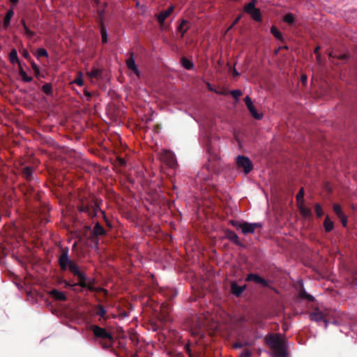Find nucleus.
Masks as SVG:
<instances>
[{
    "mask_svg": "<svg viewBox=\"0 0 357 357\" xmlns=\"http://www.w3.org/2000/svg\"><path fill=\"white\" fill-rule=\"evenodd\" d=\"M102 69L93 68L91 71L86 73V75L90 79H100L102 76Z\"/></svg>",
    "mask_w": 357,
    "mask_h": 357,
    "instance_id": "obj_22",
    "label": "nucleus"
},
{
    "mask_svg": "<svg viewBox=\"0 0 357 357\" xmlns=\"http://www.w3.org/2000/svg\"><path fill=\"white\" fill-rule=\"evenodd\" d=\"M162 160L166 162V164L170 167L174 168L176 165V161L175 160L174 155L171 152H166L165 155L162 156Z\"/></svg>",
    "mask_w": 357,
    "mask_h": 357,
    "instance_id": "obj_15",
    "label": "nucleus"
},
{
    "mask_svg": "<svg viewBox=\"0 0 357 357\" xmlns=\"http://www.w3.org/2000/svg\"><path fill=\"white\" fill-rule=\"evenodd\" d=\"M33 172V169L29 166H25L20 169V174L27 181H30L32 179Z\"/></svg>",
    "mask_w": 357,
    "mask_h": 357,
    "instance_id": "obj_16",
    "label": "nucleus"
},
{
    "mask_svg": "<svg viewBox=\"0 0 357 357\" xmlns=\"http://www.w3.org/2000/svg\"><path fill=\"white\" fill-rule=\"evenodd\" d=\"M231 290H245V286L243 287H238L236 284H232L231 285Z\"/></svg>",
    "mask_w": 357,
    "mask_h": 357,
    "instance_id": "obj_47",
    "label": "nucleus"
},
{
    "mask_svg": "<svg viewBox=\"0 0 357 357\" xmlns=\"http://www.w3.org/2000/svg\"><path fill=\"white\" fill-rule=\"evenodd\" d=\"M271 33L274 36V37L276 39L280 40H283L282 34L275 26H272L271 28Z\"/></svg>",
    "mask_w": 357,
    "mask_h": 357,
    "instance_id": "obj_31",
    "label": "nucleus"
},
{
    "mask_svg": "<svg viewBox=\"0 0 357 357\" xmlns=\"http://www.w3.org/2000/svg\"><path fill=\"white\" fill-rule=\"evenodd\" d=\"M96 4H99L100 3V0H93Z\"/></svg>",
    "mask_w": 357,
    "mask_h": 357,
    "instance_id": "obj_60",
    "label": "nucleus"
},
{
    "mask_svg": "<svg viewBox=\"0 0 357 357\" xmlns=\"http://www.w3.org/2000/svg\"><path fill=\"white\" fill-rule=\"evenodd\" d=\"M49 296L56 301H65L66 296L64 291H46Z\"/></svg>",
    "mask_w": 357,
    "mask_h": 357,
    "instance_id": "obj_20",
    "label": "nucleus"
},
{
    "mask_svg": "<svg viewBox=\"0 0 357 357\" xmlns=\"http://www.w3.org/2000/svg\"><path fill=\"white\" fill-rule=\"evenodd\" d=\"M314 54H315L316 55H317L318 54H320V53H319V47H317L314 49Z\"/></svg>",
    "mask_w": 357,
    "mask_h": 357,
    "instance_id": "obj_56",
    "label": "nucleus"
},
{
    "mask_svg": "<svg viewBox=\"0 0 357 357\" xmlns=\"http://www.w3.org/2000/svg\"><path fill=\"white\" fill-rule=\"evenodd\" d=\"M244 101L249 112L255 119L260 120L263 118V114L257 111L251 98L248 96L245 97Z\"/></svg>",
    "mask_w": 357,
    "mask_h": 357,
    "instance_id": "obj_13",
    "label": "nucleus"
},
{
    "mask_svg": "<svg viewBox=\"0 0 357 357\" xmlns=\"http://www.w3.org/2000/svg\"><path fill=\"white\" fill-rule=\"evenodd\" d=\"M9 59L10 61L14 64V63H18V66H20V64H21L20 61H19L18 56H17V52L15 49H13L10 54H9Z\"/></svg>",
    "mask_w": 357,
    "mask_h": 357,
    "instance_id": "obj_24",
    "label": "nucleus"
},
{
    "mask_svg": "<svg viewBox=\"0 0 357 357\" xmlns=\"http://www.w3.org/2000/svg\"><path fill=\"white\" fill-rule=\"evenodd\" d=\"M157 337H158V341H159V342L163 341V340L165 339V335L163 334H160L158 332Z\"/></svg>",
    "mask_w": 357,
    "mask_h": 357,
    "instance_id": "obj_49",
    "label": "nucleus"
},
{
    "mask_svg": "<svg viewBox=\"0 0 357 357\" xmlns=\"http://www.w3.org/2000/svg\"><path fill=\"white\" fill-rule=\"evenodd\" d=\"M88 290H101V291H103V290H106L104 288H93V287H89Z\"/></svg>",
    "mask_w": 357,
    "mask_h": 357,
    "instance_id": "obj_54",
    "label": "nucleus"
},
{
    "mask_svg": "<svg viewBox=\"0 0 357 357\" xmlns=\"http://www.w3.org/2000/svg\"><path fill=\"white\" fill-rule=\"evenodd\" d=\"M226 235L229 239L234 241L236 244L238 243V237L234 231H227Z\"/></svg>",
    "mask_w": 357,
    "mask_h": 357,
    "instance_id": "obj_32",
    "label": "nucleus"
},
{
    "mask_svg": "<svg viewBox=\"0 0 357 357\" xmlns=\"http://www.w3.org/2000/svg\"><path fill=\"white\" fill-rule=\"evenodd\" d=\"M156 330V328L155 326H153V331H155Z\"/></svg>",
    "mask_w": 357,
    "mask_h": 357,
    "instance_id": "obj_62",
    "label": "nucleus"
},
{
    "mask_svg": "<svg viewBox=\"0 0 357 357\" xmlns=\"http://www.w3.org/2000/svg\"><path fill=\"white\" fill-rule=\"evenodd\" d=\"M96 314L100 316L101 318L105 319V316L106 314V310L102 305H98L96 307Z\"/></svg>",
    "mask_w": 357,
    "mask_h": 357,
    "instance_id": "obj_33",
    "label": "nucleus"
},
{
    "mask_svg": "<svg viewBox=\"0 0 357 357\" xmlns=\"http://www.w3.org/2000/svg\"><path fill=\"white\" fill-rule=\"evenodd\" d=\"M84 94L88 98V100L92 97V93L86 89L84 91Z\"/></svg>",
    "mask_w": 357,
    "mask_h": 357,
    "instance_id": "obj_48",
    "label": "nucleus"
},
{
    "mask_svg": "<svg viewBox=\"0 0 357 357\" xmlns=\"http://www.w3.org/2000/svg\"><path fill=\"white\" fill-rule=\"evenodd\" d=\"M121 164L125 163V162H124L123 160H121Z\"/></svg>",
    "mask_w": 357,
    "mask_h": 357,
    "instance_id": "obj_64",
    "label": "nucleus"
},
{
    "mask_svg": "<svg viewBox=\"0 0 357 357\" xmlns=\"http://www.w3.org/2000/svg\"><path fill=\"white\" fill-rule=\"evenodd\" d=\"M246 280L247 281H252L257 284H261L262 287H267V282L264 279L260 278L259 275H255V274L248 275L247 276Z\"/></svg>",
    "mask_w": 357,
    "mask_h": 357,
    "instance_id": "obj_17",
    "label": "nucleus"
},
{
    "mask_svg": "<svg viewBox=\"0 0 357 357\" xmlns=\"http://www.w3.org/2000/svg\"><path fill=\"white\" fill-rule=\"evenodd\" d=\"M74 82L79 86H82L84 85V81H83V79H82V73L81 72H79L78 74H77V77H76V79L74 80Z\"/></svg>",
    "mask_w": 357,
    "mask_h": 357,
    "instance_id": "obj_38",
    "label": "nucleus"
},
{
    "mask_svg": "<svg viewBox=\"0 0 357 357\" xmlns=\"http://www.w3.org/2000/svg\"><path fill=\"white\" fill-rule=\"evenodd\" d=\"M234 74H235L236 75H238V73L237 72H236L235 70H234Z\"/></svg>",
    "mask_w": 357,
    "mask_h": 357,
    "instance_id": "obj_63",
    "label": "nucleus"
},
{
    "mask_svg": "<svg viewBox=\"0 0 357 357\" xmlns=\"http://www.w3.org/2000/svg\"><path fill=\"white\" fill-rule=\"evenodd\" d=\"M24 33L27 36V37H29V38H31L32 37H33L35 36V32L31 31L29 27H25L24 28Z\"/></svg>",
    "mask_w": 357,
    "mask_h": 357,
    "instance_id": "obj_42",
    "label": "nucleus"
},
{
    "mask_svg": "<svg viewBox=\"0 0 357 357\" xmlns=\"http://www.w3.org/2000/svg\"><path fill=\"white\" fill-rule=\"evenodd\" d=\"M316 59H317V63H318L319 64H320V63H321V54H318L317 55V58H316Z\"/></svg>",
    "mask_w": 357,
    "mask_h": 357,
    "instance_id": "obj_53",
    "label": "nucleus"
},
{
    "mask_svg": "<svg viewBox=\"0 0 357 357\" xmlns=\"http://www.w3.org/2000/svg\"><path fill=\"white\" fill-rule=\"evenodd\" d=\"M297 204L304 203V190L301 188L298 193L296 195Z\"/></svg>",
    "mask_w": 357,
    "mask_h": 357,
    "instance_id": "obj_35",
    "label": "nucleus"
},
{
    "mask_svg": "<svg viewBox=\"0 0 357 357\" xmlns=\"http://www.w3.org/2000/svg\"><path fill=\"white\" fill-rule=\"evenodd\" d=\"M79 211L86 213L90 218H93L98 215L100 213L102 216V218L108 225V220L103 211L100 208V206L96 200H86L82 199L77 206Z\"/></svg>",
    "mask_w": 357,
    "mask_h": 357,
    "instance_id": "obj_5",
    "label": "nucleus"
},
{
    "mask_svg": "<svg viewBox=\"0 0 357 357\" xmlns=\"http://www.w3.org/2000/svg\"><path fill=\"white\" fill-rule=\"evenodd\" d=\"M231 224L237 229H240L243 234H253L257 229L261 227L260 223L231 221Z\"/></svg>",
    "mask_w": 357,
    "mask_h": 357,
    "instance_id": "obj_8",
    "label": "nucleus"
},
{
    "mask_svg": "<svg viewBox=\"0 0 357 357\" xmlns=\"http://www.w3.org/2000/svg\"><path fill=\"white\" fill-rule=\"evenodd\" d=\"M130 340L135 350V353L132 355V357H153V354L152 351H149V349L153 347V345L146 344L144 348V352L147 353L144 356V350L142 349L143 343L140 342L139 336L137 333H131L130 335Z\"/></svg>",
    "mask_w": 357,
    "mask_h": 357,
    "instance_id": "obj_6",
    "label": "nucleus"
},
{
    "mask_svg": "<svg viewBox=\"0 0 357 357\" xmlns=\"http://www.w3.org/2000/svg\"><path fill=\"white\" fill-rule=\"evenodd\" d=\"M298 206L299 211L303 216L306 217V218H309L311 216V215H312L311 210L309 208L306 207L305 206L304 203L298 204Z\"/></svg>",
    "mask_w": 357,
    "mask_h": 357,
    "instance_id": "obj_23",
    "label": "nucleus"
},
{
    "mask_svg": "<svg viewBox=\"0 0 357 357\" xmlns=\"http://www.w3.org/2000/svg\"><path fill=\"white\" fill-rule=\"evenodd\" d=\"M232 294H234L236 297H240L242 296L243 291H231Z\"/></svg>",
    "mask_w": 357,
    "mask_h": 357,
    "instance_id": "obj_51",
    "label": "nucleus"
},
{
    "mask_svg": "<svg viewBox=\"0 0 357 357\" xmlns=\"http://www.w3.org/2000/svg\"><path fill=\"white\" fill-rule=\"evenodd\" d=\"M195 319H196V322H194V321H192V324L190 326L191 329L194 331V334H199V331L201 328L204 325V323L203 322V321L200 320L199 317H195Z\"/></svg>",
    "mask_w": 357,
    "mask_h": 357,
    "instance_id": "obj_19",
    "label": "nucleus"
},
{
    "mask_svg": "<svg viewBox=\"0 0 357 357\" xmlns=\"http://www.w3.org/2000/svg\"><path fill=\"white\" fill-rule=\"evenodd\" d=\"M22 54L24 58H25L26 59H27L30 62H31V61H32L31 58V56H30L29 52L26 50H23L22 52Z\"/></svg>",
    "mask_w": 357,
    "mask_h": 357,
    "instance_id": "obj_44",
    "label": "nucleus"
},
{
    "mask_svg": "<svg viewBox=\"0 0 357 357\" xmlns=\"http://www.w3.org/2000/svg\"><path fill=\"white\" fill-rule=\"evenodd\" d=\"M130 57L126 60V65L128 69L132 70L135 74H139V70L137 66L135 65L134 60V54L132 52H130Z\"/></svg>",
    "mask_w": 357,
    "mask_h": 357,
    "instance_id": "obj_18",
    "label": "nucleus"
},
{
    "mask_svg": "<svg viewBox=\"0 0 357 357\" xmlns=\"http://www.w3.org/2000/svg\"><path fill=\"white\" fill-rule=\"evenodd\" d=\"M236 164L239 168H242L245 174H248L252 169L251 160L245 156L239 155L236 158Z\"/></svg>",
    "mask_w": 357,
    "mask_h": 357,
    "instance_id": "obj_11",
    "label": "nucleus"
},
{
    "mask_svg": "<svg viewBox=\"0 0 357 357\" xmlns=\"http://www.w3.org/2000/svg\"><path fill=\"white\" fill-rule=\"evenodd\" d=\"M188 22L186 20H182L181 24L177 28V31L181 33V37H183L185 33L188 29Z\"/></svg>",
    "mask_w": 357,
    "mask_h": 357,
    "instance_id": "obj_27",
    "label": "nucleus"
},
{
    "mask_svg": "<svg viewBox=\"0 0 357 357\" xmlns=\"http://www.w3.org/2000/svg\"><path fill=\"white\" fill-rule=\"evenodd\" d=\"M61 254L59 256V265L62 271L68 270L73 275L77 278V282L75 284L66 282V286L79 285L82 287H86V278L84 272L81 271L78 265L69 257V249L68 247L61 248Z\"/></svg>",
    "mask_w": 357,
    "mask_h": 357,
    "instance_id": "obj_2",
    "label": "nucleus"
},
{
    "mask_svg": "<svg viewBox=\"0 0 357 357\" xmlns=\"http://www.w3.org/2000/svg\"><path fill=\"white\" fill-rule=\"evenodd\" d=\"M19 75L21 76L22 81L24 82H31L33 79L31 77L27 75L26 72L23 70L21 64H20L19 67Z\"/></svg>",
    "mask_w": 357,
    "mask_h": 357,
    "instance_id": "obj_25",
    "label": "nucleus"
},
{
    "mask_svg": "<svg viewBox=\"0 0 357 357\" xmlns=\"http://www.w3.org/2000/svg\"><path fill=\"white\" fill-rule=\"evenodd\" d=\"M21 24H22V26H23V29H24V28H25V27H27V25H26V22H25V20H23V19H22V20H21Z\"/></svg>",
    "mask_w": 357,
    "mask_h": 357,
    "instance_id": "obj_55",
    "label": "nucleus"
},
{
    "mask_svg": "<svg viewBox=\"0 0 357 357\" xmlns=\"http://www.w3.org/2000/svg\"><path fill=\"white\" fill-rule=\"evenodd\" d=\"M85 231L89 232L88 239L96 245H98L99 243V236L106 234V230L98 222L95 224L93 229H91L89 226L85 227Z\"/></svg>",
    "mask_w": 357,
    "mask_h": 357,
    "instance_id": "obj_7",
    "label": "nucleus"
},
{
    "mask_svg": "<svg viewBox=\"0 0 357 357\" xmlns=\"http://www.w3.org/2000/svg\"><path fill=\"white\" fill-rule=\"evenodd\" d=\"M100 33H101V40L103 44H105L107 43V33L106 29L104 25V22L102 21L100 23Z\"/></svg>",
    "mask_w": 357,
    "mask_h": 357,
    "instance_id": "obj_26",
    "label": "nucleus"
},
{
    "mask_svg": "<svg viewBox=\"0 0 357 357\" xmlns=\"http://www.w3.org/2000/svg\"><path fill=\"white\" fill-rule=\"evenodd\" d=\"M315 211L318 217H321L324 214L321 206L318 204L315 205Z\"/></svg>",
    "mask_w": 357,
    "mask_h": 357,
    "instance_id": "obj_41",
    "label": "nucleus"
},
{
    "mask_svg": "<svg viewBox=\"0 0 357 357\" xmlns=\"http://www.w3.org/2000/svg\"><path fill=\"white\" fill-rule=\"evenodd\" d=\"M181 63L182 66L186 70H192L194 67L193 63L190 61L188 59L183 57L181 59Z\"/></svg>",
    "mask_w": 357,
    "mask_h": 357,
    "instance_id": "obj_28",
    "label": "nucleus"
},
{
    "mask_svg": "<svg viewBox=\"0 0 357 357\" xmlns=\"http://www.w3.org/2000/svg\"><path fill=\"white\" fill-rule=\"evenodd\" d=\"M45 291H26V296L27 301L31 303H37L39 299H44Z\"/></svg>",
    "mask_w": 357,
    "mask_h": 357,
    "instance_id": "obj_14",
    "label": "nucleus"
},
{
    "mask_svg": "<svg viewBox=\"0 0 357 357\" xmlns=\"http://www.w3.org/2000/svg\"><path fill=\"white\" fill-rule=\"evenodd\" d=\"M103 292L105 293V295H107V296L108 295V294H107V293H108V291H103Z\"/></svg>",
    "mask_w": 357,
    "mask_h": 357,
    "instance_id": "obj_61",
    "label": "nucleus"
},
{
    "mask_svg": "<svg viewBox=\"0 0 357 357\" xmlns=\"http://www.w3.org/2000/svg\"><path fill=\"white\" fill-rule=\"evenodd\" d=\"M31 66L34 71V74L37 77H44L43 75H40L39 67L33 61H31Z\"/></svg>",
    "mask_w": 357,
    "mask_h": 357,
    "instance_id": "obj_34",
    "label": "nucleus"
},
{
    "mask_svg": "<svg viewBox=\"0 0 357 357\" xmlns=\"http://www.w3.org/2000/svg\"><path fill=\"white\" fill-rule=\"evenodd\" d=\"M174 10V7L173 6H170L165 10L161 11L158 15V23L160 24V29L161 30L168 29L169 23H165V20L172 15Z\"/></svg>",
    "mask_w": 357,
    "mask_h": 357,
    "instance_id": "obj_10",
    "label": "nucleus"
},
{
    "mask_svg": "<svg viewBox=\"0 0 357 357\" xmlns=\"http://www.w3.org/2000/svg\"><path fill=\"white\" fill-rule=\"evenodd\" d=\"M98 23L100 24L101 21L103 22L105 10H98Z\"/></svg>",
    "mask_w": 357,
    "mask_h": 357,
    "instance_id": "obj_45",
    "label": "nucleus"
},
{
    "mask_svg": "<svg viewBox=\"0 0 357 357\" xmlns=\"http://www.w3.org/2000/svg\"><path fill=\"white\" fill-rule=\"evenodd\" d=\"M10 1L13 5H16L18 3L19 0H10Z\"/></svg>",
    "mask_w": 357,
    "mask_h": 357,
    "instance_id": "obj_57",
    "label": "nucleus"
},
{
    "mask_svg": "<svg viewBox=\"0 0 357 357\" xmlns=\"http://www.w3.org/2000/svg\"><path fill=\"white\" fill-rule=\"evenodd\" d=\"M189 300H190V301H196V298H193L192 296H190L189 298Z\"/></svg>",
    "mask_w": 357,
    "mask_h": 357,
    "instance_id": "obj_58",
    "label": "nucleus"
},
{
    "mask_svg": "<svg viewBox=\"0 0 357 357\" xmlns=\"http://www.w3.org/2000/svg\"><path fill=\"white\" fill-rule=\"evenodd\" d=\"M333 211L337 214L338 218L344 215V213L342 211L341 206L339 204H335L333 205Z\"/></svg>",
    "mask_w": 357,
    "mask_h": 357,
    "instance_id": "obj_39",
    "label": "nucleus"
},
{
    "mask_svg": "<svg viewBox=\"0 0 357 357\" xmlns=\"http://www.w3.org/2000/svg\"><path fill=\"white\" fill-rule=\"evenodd\" d=\"M307 77L306 75H303L301 77V81L303 84H305L307 82Z\"/></svg>",
    "mask_w": 357,
    "mask_h": 357,
    "instance_id": "obj_50",
    "label": "nucleus"
},
{
    "mask_svg": "<svg viewBox=\"0 0 357 357\" xmlns=\"http://www.w3.org/2000/svg\"><path fill=\"white\" fill-rule=\"evenodd\" d=\"M265 342L271 349L274 357H287L285 340L280 334H268L265 337Z\"/></svg>",
    "mask_w": 357,
    "mask_h": 357,
    "instance_id": "obj_3",
    "label": "nucleus"
},
{
    "mask_svg": "<svg viewBox=\"0 0 357 357\" xmlns=\"http://www.w3.org/2000/svg\"><path fill=\"white\" fill-rule=\"evenodd\" d=\"M36 56H37L38 58H39V57H47L48 56V53H47V50L45 49H44V48H39L37 50Z\"/></svg>",
    "mask_w": 357,
    "mask_h": 357,
    "instance_id": "obj_37",
    "label": "nucleus"
},
{
    "mask_svg": "<svg viewBox=\"0 0 357 357\" xmlns=\"http://www.w3.org/2000/svg\"><path fill=\"white\" fill-rule=\"evenodd\" d=\"M296 301L310 308L312 311L309 312L310 319L317 323L323 321L325 324V328L328 326L331 319L337 316L336 310L325 307L322 303L307 291H298Z\"/></svg>",
    "mask_w": 357,
    "mask_h": 357,
    "instance_id": "obj_1",
    "label": "nucleus"
},
{
    "mask_svg": "<svg viewBox=\"0 0 357 357\" xmlns=\"http://www.w3.org/2000/svg\"><path fill=\"white\" fill-rule=\"evenodd\" d=\"M42 91L47 96H52V85L50 83H46L42 86Z\"/></svg>",
    "mask_w": 357,
    "mask_h": 357,
    "instance_id": "obj_30",
    "label": "nucleus"
},
{
    "mask_svg": "<svg viewBox=\"0 0 357 357\" xmlns=\"http://www.w3.org/2000/svg\"><path fill=\"white\" fill-rule=\"evenodd\" d=\"M251 345H252V344L248 342H245L244 344H242L241 342H236L234 344V347L235 348H242L243 346L250 347Z\"/></svg>",
    "mask_w": 357,
    "mask_h": 357,
    "instance_id": "obj_43",
    "label": "nucleus"
},
{
    "mask_svg": "<svg viewBox=\"0 0 357 357\" xmlns=\"http://www.w3.org/2000/svg\"><path fill=\"white\" fill-rule=\"evenodd\" d=\"M241 18V15L238 16L236 17V19L234 20V22H233V24H231L230 28H231L234 24H236L240 20Z\"/></svg>",
    "mask_w": 357,
    "mask_h": 357,
    "instance_id": "obj_52",
    "label": "nucleus"
},
{
    "mask_svg": "<svg viewBox=\"0 0 357 357\" xmlns=\"http://www.w3.org/2000/svg\"><path fill=\"white\" fill-rule=\"evenodd\" d=\"M230 93L236 100L242 95V92L240 90H233Z\"/></svg>",
    "mask_w": 357,
    "mask_h": 357,
    "instance_id": "obj_40",
    "label": "nucleus"
},
{
    "mask_svg": "<svg viewBox=\"0 0 357 357\" xmlns=\"http://www.w3.org/2000/svg\"><path fill=\"white\" fill-rule=\"evenodd\" d=\"M91 331L93 333L95 342H98L102 348L109 349L112 347L114 342V337L106 328L98 325H91Z\"/></svg>",
    "mask_w": 357,
    "mask_h": 357,
    "instance_id": "obj_4",
    "label": "nucleus"
},
{
    "mask_svg": "<svg viewBox=\"0 0 357 357\" xmlns=\"http://www.w3.org/2000/svg\"><path fill=\"white\" fill-rule=\"evenodd\" d=\"M257 0H252L249 3L246 4L243 10L245 13L257 22H261L262 20L261 14L259 8H256Z\"/></svg>",
    "mask_w": 357,
    "mask_h": 357,
    "instance_id": "obj_9",
    "label": "nucleus"
},
{
    "mask_svg": "<svg viewBox=\"0 0 357 357\" xmlns=\"http://www.w3.org/2000/svg\"><path fill=\"white\" fill-rule=\"evenodd\" d=\"M324 226L326 231L329 232L333 229V222L330 220L328 216H326L324 222Z\"/></svg>",
    "mask_w": 357,
    "mask_h": 357,
    "instance_id": "obj_29",
    "label": "nucleus"
},
{
    "mask_svg": "<svg viewBox=\"0 0 357 357\" xmlns=\"http://www.w3.org/2000/svg\"><path fill=\"white\" fill-rule=\"evenodd\" d=\"M172 310V305L169 303H162L160 306V314L158 313V321L161 319V321L166 322L170 320L169 313Z\"/></svg>",
    "mask_w": 357,
    "mask_h": 357,
    "instance_id": "obj_12",
    "label": "nucleus"
},
{
    "mask_svg": "<svg viewBox=\"0 0 357 357\" xmlns=\"http://www.w3.org/2000/svg\"><path fill=\"white\" fill-rule=\"evenodd\" d=\"M14 15L13 8L12 7L10 10H8L4 17L3 19V28L7 29L10 24V20Z\"/></svg>",
    "mask_w": 357,
    "mask_h": 357,
    "instance_id": "obj_21",
    "label": "nucleus"
},
{
    "mask_svg": "<svg viewBox=\"0 0 357 357\" xmlns=\"http://www.w3.org/2000/svg\"><path fill=\"white\" fill-rule=\"evenodd\" d=\"M245 356H246V357H250V352L246 351V353H245Z\"/></svg>",
    "mask_w": 357,
    "mask_h": 357,
    "instance_id": "obj_59",
    "label": "nucleus"
},
{
    "mask_svg": "<svg viewBox=\"0 0 357 357\" xmlns=\"http://www.w3.org/2000/svg\"><path fill=\"white\" fill-rule=\"evenodd\" d=\"M295 17L293 14L288 13L284 17V22L288 24H293L294 22Z\"/></svg>",
    "mask_w": 357,
    "mask_h": 357,
    "instance_id": "obj_36",
    "label": "nucleus"
},
{
    "mask_svg": "<svg viewBox=\"0 0 357 357\" xmlns=\"http://www.w3.org/2000/svg\"><path fill=\"white\" fill-rule=\"evenodd\" d=\"M339 218L340 219L342 223V225L344 227H346L347 226V216L344 214L342 215H341L340 217H339Z\"/></svg>",
    "mask_w": 357,
    "mask_h": 357,
    "instance_id": "obj_46",
    "label": "nucleus"
}]
</instances>
